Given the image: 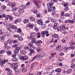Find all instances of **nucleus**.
Instances as JSON below:
<instances>
[{"instance_id": "nucleus-1", "label": "nucleus", "mask_w": 75, "mask_h": 75, "mask_svg": "<svg viewBox=\"0 0 75 75\" xmlns=\"http://www.w3.org/2000/svg\"><path fill=\"white\" fill-rule=\"evenodd\" d=\"M30 36H29L28 37V40L30 39L33 43H35V44H37V45L38 46H40V45H41V44H42V42L41 40H38V41L35 42L36 39L34 37L36 36L37 33L34 32H33L30 33Z\"/></svg>"}, {"instance_id": "nucleus-2", "label": "nucleus", "mask_w": 75, "mask_h": 75, "mask_svg": "<svg viewBox=\"0 0 75 75\" xmlns=\"http://www.w3.org/2000/svg\"><path fill=\"white\" fill-rule=\"evenodd\" d=\"M32 4V2H29L28 3L26 4V6L25 5H22L21 6H19V8H23V9H24L25 8V7H30V4Z\"/></svg>"}, {"instance_id": "nucleus-3", "label": "nucleus", "mask_w": 75, "mask_h": 75, "mask_svg": "<svg viewBox=\"0 0 75 75\" xmlns=\"http://www.w3.org/2000/svg\"><path fill=\"white\" fill-rule=\"evenodd\" d=\"M45 56V54L44 53H42L39 55H36L37 59V60H40Z\"/></svg>"}, {"instance_id": "nucleus-4", "label": "nucleus", "mask_w": 75, "mask_h": 75, "mask_svg": "<svg viewBox=\"0 0 75 75\" xmlns=\"http://www.w3.org/2000/svg\"><path fill=\"white\" fill-rule=\"evenodd\" d=\"M21 50V47H17L15 49V52H14V54H15V55H17L18 54V53L19 52V51Z\"/></svg>"}, {"instance_id": "nucleus-5", "label": "nucleus", "mask_w": 75, "mask_h": 75, "mask_svg": "<svg viewBox=\"0 0 75 75\" xmlns=\"http://www.w3.org/2000/svg\"><path fill=\"white\" fill-rule=\"evenodd\" d=\"M65 28V25H62V27L59 26L57 27V30L58 31H63L64 30Z\"/></svg>"}, {"instance_id": "nucleus-6", "label": "nucleus", "mask_w": 75, "mask_h": 75, "mask_svg": "<svg viewBox=\"0 0 75 75\" xmlns=\"http://www.w3.org/2000/svg\"><path fill=\"white\" fill-rule=\"evenodd\" d=\"M33 2L35 4V5L36 6V7L37 8H40V6H39V5H38V2H37V0H33Z\"/></svg>"}, {"instance_id": "nucleus-7", "label": "nucleus", "mask_w": 75, "mask_h": 75, "mask_svg": "<svg viewBox=\"0 0 75 75\" xmlns=\"http://www.w3.org/2000/svg\"><path fill=\"white\" fill-rule=\"evenodd\" d=\"M33 25L31 24L30 23H29L26 26V28L27 30H29L30 28H33Z\"/></svg>"}, {"instance_id": "nucleus-8", "label": "nucleus", "mask_w": 75, "mask_h": 75, "mask_svg": "<svg viewBox=\"0 0 75 75\" xmlns=\"http://www.w3.org/2000/svg\"><path fill=\"white\" fill-rule=\"evenodd\" d=\"M54 5V2H52V0H51V2H50L47 4V7H52V6Z\"/></svg>"}, {"instance_id": "nucleus-9", "label": "nucleus", "mask_w": 75, "mask_h": 75, "mask_svg": "<svg viewBox=\"0 0 75 75\" xmlns=\"http://www.w3.org/2000/svg\"><path fill=\"white\" fill-rule=\"evenodd\" d=\"M9 27L12 30H16L17 29V27L14 25L13 23L10 24L9 25Z\"/></svg>"}, {"instance_id": "nucleus-10", "label": "nucleus", "mask_w": 75, "mask_h": 75, "mask_svg": "<svg viewBox=\"0 0 75 75\" xmlns=\"http://www.w3.org/2000/svg\"><path fill=\"white\" fill-rule=\"evenodd\" d=\"M7 5L8 6L11 7H14L16 6V5H15V4L12 2H9L8 3Z\"/></svg>"}, {"instance_id": "nucleus-11", "label": "nucleus", "mask_w": 75, "mask_h": 75, "mask_svg": "<svg viewBox=\"0 0 75 75\" xmlns=\"http://www.w3.org/2000/svg\"><path fill=\"white\" fill-rule=\"evenodd\" d=\"M65 23H74V22H75V20H70V19H68L65 21Z\"/></svg>"}, {"instance_id": "nucleus-12", "label": "nucleus", "mask_w": 75, "mask_h": 75, "mask_svg": "<svg viewBox=\"0 0 75 75\" xmlns=\"http://www.w3.org/2000/svg\"><path fill=\"white\" fill-rule=\"evenodd\" d=\"M52 38L55 40H59L58 35L57 34H54L53 35H52Z\"/></svg>"}, {"instance_id": "nucleus-13", "label": "nucleus", "mask_w": 75, "mask_h": 75, "mask_svg": "<svg viewBox=\"0 0 75 75\" xmlns=\"http://www.w3.org/2000/svg\"><path fill=\"white\" fill-rule=\"evenodd\" d=\"M49 8L48 9V11H50V12L51 11H54L55 10V7L54 6H52L51 8Z\"/></svg>"}, {"instance_id": "nucleus-14", "label": "nucleus", "mask_w": 75, "mask_h": 75, "mask_svg": "<svg viewBox=\"0 0 75 75\" xmlns=\"http://www.w3.org/2000/svg\"><path fill=\"white\" fill-rule=\"evenodd\" d=\"M61 45H57L56 47V51H58L59 52H61Z\"/></svg>"}, {"instance_id": "nucleus-15", "label": "nucleus", "mask_w": 75, "mask_h": 75, "mask_svg": "<svg viewBox=\"0 0 75 75\" xmlns=\"http://www.w3.org/2000/svg\"><path fill=\"white\" fill-rule=\"evenodd\" d=\"M21 21V20L20 18L16 19H15L14 22H13V24H16L17 23H20Z\"/></svg>"}, {"instance_id": "nucleus-16", "label": "nucleus", "mask_w": 75, "mask_h": 75, "mask_svg": "<svg viewBox=\"0 0 75 75\" xmlns=\"http://www.w3.org/2000/svg\"><path fill=\"white\" fill-rule=\"evenodd\" d=\"M37 23L39 25L42 24V21L41 19H39L37 21Z\"/></svg>"}, {"instance_id": "nucleus-17", "label": "nucleus", "mask_w": 75, "mask_h": 75, "mask_svg": "<svg viewBox=\"0 0 75 75\" xmlns=\"http://www.w3.org/2000/svg\"><path fill=\"white\" fill-rule=\"evenodd\" d=\"M56 55V53H52L51 54V56H50L49 57V59H51V58H53L54 57V55Z\"/></svg>"}, {"instance_id": "nucleus-18", "label": "nucleus", "mask_w": 75, "mask_h": 75, "mask_svg": "<svg viewBox=\"0 0 75 75\" xmlns=\"http://www.w3.org/2000/svg\"><path fill=\"white\" fill-rule=\"evenodd\" d=\"M48 32H46V30H45L43 32H42L41 36L43 37H45V35L46 34V33H47Z\"/></svg>"}, {"instance_id": "nucleus-19", "label": "nucleus", "mask_w": 75, "mask_h": 75, "mask_svg": "<svg viewBox=\"0 0 75 75\" xmlns=\"http://www.w3.org/2000/svg\"><path fill=\"white\" fill-rule=\"evenodd\" d=\"M14 70L15 73H16V74H18L19 72V70L18 68H17V67L15 68Z\"/></svg>"}, {"instance_id": "nucleus-20", "label": "nucleus", "mask_w": 75, "mask_h": 75, "mask_svg": "<svg viewBox=\"0 0 75 75\" xmlns=\"http://www.w3.org/2000/svg\"><path fill=\"white\" fill-rule=\"evenodd\" d=\"M24 10L22 9H19L18 10V12L19 13H24Z\"/></svg>"}, {"instance_id": "nucleus-21", "label": "nucleus", "mask_w": 75, "mask_h": 75, "mask_svg": "<svg viewBox=\"0 0 75 75\" xmlns=\"http://www.w3.org/2000/svg\"><path fill=\"white\" fill-rule=\"evenodd\" d=\"M62 71V70H61V69L59 68L55 70V72H58V73H59V72H61Z\"/></svg>"}, {"instance_id": "nucleus-22", "label": "nucleus", "mask_w": 75, "mask_h": 75, "mask_svg": "<svg viewBox=\"0 0 75 75\" xmlns=\"http://www.w3.org/2000/svg\"><path fill=\"white\" fill-rule=\"evenodd\" d=\"M28 59V56H25L23 57L22 60H27Z\"/></svg>"}, {"instance_id": "nucleus-23", "label": "nucleus", "mask_w": 75, "mask_h": 75, "mask_svg": "<svg viewBox=\"0 0 75 75\" xmlns=\"http://www.w3.org/2000/svg\"><path fill=\"white\" fill-rule=\"evenodd\" d=\"M18 56L19 59L22 60L23 57L22 56V55H21V53L18 54Z\"/></svg>"}, {"instance_id": "nucleus-24", "label": "nucleus", "mask_w": 75, "mask_h": 75, "mask_svg": "<svg viewBox=\"0 0 75 75\" xmlns=\"http://www.w3.org/2000/svg\"><path fill=\"white\" fill-rule=\"evenodd\" d=\"M4 38H5V36H2L1 37V41L2 42H3L4 41Z\"/></svg>"}, {"instance_id": "nucleus-25", "label": "nucleus", "mask_w": 75, "mask_h": 75, "mask_svg": "<svg viewBox=\"0 0 75 75\" xmlns=\"http://www.w3.org/2000/svg\"><path fill=\"white\" fill-rule=\"evenodd\" d=\"M6 53H7L8 55H12V52L10 51H8L6 52Z\"/></svg>"}, {"instance_id": "nucleus-26", "label": "nucleus", "mask_w": 75, "mask_h": 75, "mask_svg": "<svg viewBox=\"0 0 75 75\" xmlns=\"http://www.w3.org/2000/svg\"><path fill=\"white\" fill-rule=\"evenodd\" d=\"M28 45L29 47H32V48H34V46H33V44L32 42H30L28 44Z\"/></svg>"}, {"instance_id": "nucleus-27", "label": "nucleus", "mask_w": 75, "mask_h": 75, "mask_svg": "<svg viewBox=\"0 0 75 75\" xmlns=\"http://www.w3.org/2000/svg\"><path fill=\"white\" fill-rule=\"evenodd\" d=\"M30 20L31 21H34L35 19L34 17H31L30 18Z\"/></svg>"}, {"instance_id": "nucleus-28", "label": "nucleus", "mask_w": 75, "mask_h": 75, "mask_svg": "<svg viewBox=\"0 0 75 75\" xmlns=\"http://www.w3.org/2000/svg\"><path fill=\"white\" fill-rule=\"evenodd\" d=\"M11 73H12V71L9 70L7 73V75H12Z\"/></svg>"}, {"instance_id": "nucleus-29", "label": "nucleus", "mask_w": 75, "mask_h": 75, "mask_svg": "<svg viewBox=\"0 0 75 75\" xmlns=\"http://www.w3.org/2000/svg\"><path fill=\"white\" fill-rule=\"evenodd\" d=\"M36 50L38 52H40L42 51V50H40V47H37L36 48Z\"/></svg>"}, {"instance_id": "nucleus-30", "label": "nucleus", "mask_w": 75, "mask_h": 75, "mask_svg": "<svg viewBox=\"0 0 75 75\" xmlns=\"http://www.w3.org/2000/svg\"><path fill=\"white\" fill-rule=\"evenodd\" d=\"M13 14L15 16H20V14L18 13L17 12H14L13 13Z\"/></svg>"}, {"instance_id": "nucleus-31", "label": "nucleus", "mask_w": 75, "mask_h": 75, "mask_svg": "<svg viewBox=\"0 0 75 75\" xmlns=\"http://www.w3.org/2000/svg\"><path fill=\"white\" fill-rule=\"evenodd\" d=\"M18 40L19 41H23V38L22 37H20L19 36L18 38Z\"/></svg>"}, {"instance_id": "nucleus-32", "label": "nucleus", "mask_w": 75, "mask_h": 75, "mask_svg": "<svg viewBox=\"0 0 75 75\" xmlns=\"http://www.w3.org/2000/svg\"><path fill=\"white\" fill-rule=\"evenodd\" d=\"M21 53L22 54H25L26 52L24 50H21Z\"/></svg>"}, {"instance_id": "nucleus-33", "label": "nucleus", "mask_w": 75, "mask_h": 75, "mask_svg": "<svg viewBox=\"0 0 75 75\" xmlns=\"http://www.w3.org/2000/svg\"><path fill=\"white\" fill-rule=\"evenodd\" d=\"M59 61H62L64 60V58L62 57H60L58 59Z\"/></svg>"}, {"instance_id": "nucleus-34", "label": "nucleus", "mask_w": 75, "mask_h": 75, "mask_svg": "<svg viewBox=\"0 0 75 75\" xmlns=\"http://www.w3.org/2000/svg\"><path fill=\"white\" fill-rule=\"evenodd\" d=\"M11 66L13 68H16L15 63H12V64H11Z\"/></svg>"}, {"instance_id": "nucleus-35", "label": "nucleus", "mask_w": 75, "mask_h": 75, "mask_svg": "<svg viewBox=\"0 0 75 75\" xmlns=\"http://www.w3.org/2000/svg\"><path fill=\"white\" fill-rule=\"evenodd\" d=\"M30 53L31 54H34L35 52L34 51V49H31L30 50Z\"/></svg>"}, {"instance_id": "nucleus-36", "label": "nucleus", "mask_w": 75, "mask_h": 75, "mask_svg": "<svg viewBox=\"0 0 75 75\" xmlns=\"http://www.w3.org/2000/svg\"><path fill=\"white\" fill-rule=\"evenodd\" d=\"M9 20L10 21H11L13 20V17L12 16H11L10 15H9Z\"/></svg>"}, {"instance_id": "nucleus-37", "label": "nucleus", "mask_w": 75, "mask_h": 75, "mask_svg": "<svg viewBox=\"0 0 75 75\" xmlns=\"http://www.w3.org/2000/svg\"><path fill=\"white\" fill-rule=\"evenodd\" d=\"M29 21V19H25L23 21L24 23V24H26V23H27Z\"/></svg>"}, {"instance_id": "nucleus-38", "label": "nucleus", "mask_w": 75, "mask_h": 75, "mask_svg": "<svg viewBox=\"0 0 75 75\" xmlns=\"http://www.w3.org/2000/svg\"><path fill=\"white\" fill-rule=\"evenodd\" d=\"M72 72V69H69L67 70L66 73L67 74H69V73H70V72Z\"/></svg>"}, {"instance_id": "nucleus-39", "label": "nucleus", "mask_w": 75, "mask_h": 75, "mask_svg": "<svg viewBox=\"0 0 75 75\" xmlns=\"http://www.w3.org/2000/svg\"><path fill=\"white\" fill-rule=\"evenodd\" d=\"M32 12H33L34 14H36L37 12V10L33 9L32 10Z\"/></svg>"}, {"instance_id": "nucleus-40", "label": "nucleus", "mask_w": 75, "mask_h": 75, "mask_svg": "<svg viewBox=\"0 0 75 75\" xmlns=\"http://www.w3.org/2000/svg\"><path fill=\"white\" fill-rule=\"evenodd\" d=\"M17 7H15L13 8L12 10V11H13V12H14V11H16L17 10Z\"/></svg>"}, {"instance_id": "nucleus-41", "label": "nucleus", "mask_w": 75, "mask_h": 75, "mask_svg": "<svg viewBox=\"0 0 75 75\" xmlns=\"http://www.w3.org/2000/svg\"><path fill=\"white\" fill-rule=\"evenodd\" d=\"M9 17H10V16H9V15H6V17H5V20H6V21L8 20Z\"/></svg>"}, {"instance_id": "nucleus-42", "label": "nucleus", "mask_w": 75, "mask_h": 75, "mask_svg": "<svg viewBox=\"0 0 75 75\" xmlns=\"http://www.w3.org/2000/svg\"><path fill=\"white\" fill-rule=\"evenodd\" d=\"M51 15L53 17H55V11H52Z\"/></svg>"}, {"instance_id": "nucleus-43", "label": "nucleus", "mask_w": 75, "mask_h": 75, "mask_svg": "<svg viewBox=\"0 0 75 75\" xmlns=\"http://www.w3.org/2000/svg\"><path fill=\"white\" fill-rule=\"evenodd\" d=\"M10 33L9 32H6V36H10Z\"/></svg>"}, {"instance_id": "nucleus-44", "label": "nucleus", "mask_w": 75, "mask_h": 75, "mask_svg": "<svg viewBox=\"0 0 75 75\" xmlns=\"http://www.w3.org/2000/svg\"><path fill=\"white\" fill-rule=\"evenodd\" d=\"M51 21L53 23H55L57 21V19H56L52 18L51 19Z\"/></svg>"}, {"instance_id": "nucleus-45", "label": "nucleus", "mask_w": 75, "mask_h": 75, "mask_svg": "<svg viewBox=\"0 0 75 75\" xmlns=\"http://www.w3.org/2000/svg\"><path fill=\"white\" fill-rule=\"evenodd\" d=\"M22 71L23 72H26V71H27V69H26V68L24 67V68H23L22 69Z\"/></svg>"}, {"instance_id": "nucleus-46", "label": "nucleus", "mask_w": 75, "mask_h": 75, "mask_svg": "<svg viewBox=\"0 0 75 75\" xmlns=\"http://www.w3.org/2000/svg\"><path fill=\"white\" fill-rule=\"evenodd\" d=\"M71 67L72 68H75V65L74 63H72L71 65Z\"/></svg>"}, {"instance_id": "nucleus-47", "label": "nucleus", "mask_w": 75, "mask_h": 75, "mask_svg": "<svg viewBox=\"0 0 75 75\" xmlns=\"http://www.w3.org/2000/svg\"><path fill=\"white\" fill-rule=\"evenodd\" d=\"M8 23L6 22H4L3 23V25H4L5 26H7L8 25Z\"/></svg>"}, {"instance_id": "nucleus-48", "label": "nucleus", "mask_w": 75, "mask_h": 75, "mask_svg": "<svg viewBox=\"0 0 75 75\" xmlns=\"http://www.w3.org/2000/svg\"><path fill=\"white\" fill-rule=\"evenodd\" d=\"M1 8L3 10H5L6 8V6H1Z\"/></svg>"}, {"instance_id": "nucleus-49", "label": "nucleus", "mask_w": 75, "mask_h": 75, "mask_svg": "<svg viewBox=\"0 0 75 75\" xmlns=\"http://www.w3.org/2000/svg\"><path fill=\"white\" fill-rule=\"evenodd\" d=\"M46 32H47L45 34V35L46 36V37H48V35H49V34H48V30H46Z\"/></svg>"}, {"instance_id": "nucleus-50", "label": "nucleus", "mask_w": 75, "mask_h": 75, "mask_svg": "<svg viewBox=\"0 0 75 75\" xmlns=\"http://www.w3.org/2000/svg\"><path fill=\"white\" fill-rule=\"evenodd\" d=\"M12 42L14 43H16V44H17L18 43V41L17 40H13Z\"/></svg>"}, {"instance_id": "nucleus-51", "label": "nucleus", "mask_w": 75, "mask_h": 75, "mask_svg": "<svg viewBox=\"0 0 75 75\" xmlns=\"http://www.w3.org/2000/svg\"><path fill=\"white\" fill-rule=\"evenodd\" d=\"M19 36V35H14L13 37L14 38H17V37H18Z\"/></svg>"}, {"instance_id": "nucleus-52", "label": "nucleus", "mask_w": 75, "mask_h": 75, "mask_svg": "<svg viewBox=\"0 0 75 75\" xmlns=\"http://www.w3.org/2000/svg\"><path fill=\"white\" fill-rule=\"evenodd\" d=\"M63 34H68V32L66 30H64V31L62 32Z\"/></svg>"}, {"instance_id": "nucleus-53", "label": "nucleus", "mask_w": 75, "mask_h": 75, "mask_svg": "<svg viewBox=\"0 0 75 75\" xmlns=\"http://www.w3.org/2000/svg\"><path fill=\"white\" fill-rule=\"evenodd\" d=\"M35 30L36 31V32H38L39 31V29L37 27H35Z\"/></svg>"}, {"instance_id": "nucleus-54", "label": "nucleus", "mask_w": 75, "mask_h": 75, "mask_svg": "<svg viewBox=\"0 0 75 75\" xmlns=\"http://www.w3.org/2000/svg\"><path fill=\"white\" fill-rule=\"evenodd\" d=\"M1 62L2 64H5L6 62V60L4 59H3L2 60Z\"/></svg>"}, {"instance_id": "nucleus-55", "label": "nucleus", "mask_w": 75, "mask_h": 75, "mask_svg": "<svg viewBox=\"0 0 75 75\" xmlns=\"http://www.w3.org/2000/svg\"><path fill=\"white\" fill-rule=\"evenodd\" d=\"M58 40L57 39H54V43H56L57 42H58Z\"/></svg>"}, {"instance_id": "nucleus-56", "label": "nucleus", "mask_w": 75, "mask_h": 75, "mask_svg": "<svg viewBox=\"0 0 75 75\" xmlns=\"http://www.w3.org/2000/svg\"><path fill=\"white\" fill-rule=\"evenodd\" d=\"M21 32V29L19 28L18 29L17 32L19 33H20Z\"/></svg>"}, {"instance_id": "nucleus-57", "label": "nucleus", "mask_w": 75, "mask_h": 75, "mask_svg": "<svg viewBox=\"0 0 75 75\" xmlns=\"http://www.w3.org/2000/svg\"><path fill=\"white\" fill-rule=\"evenodd\" d=\"M46 27V25H45V24H44L42 25V27L43 28H45Z\"/></svg>"}, {"instance_id": "nucleus-58", "label": "nucleus", "mask_w": 75, "mask_h": 75, "mask_svg": "<svg viewBox=\"0 0 75 75\" xmlns=\"http://www.w3.org/2000/svg\"><path fill=\"white\" fill-rule=\"evenodd\" d=\"M12 47L13 48H16V47H17L18 45H13Z\"/></svg>"}, {"instance_id": "nucleus-59", "label": "nucleus", "mask_w": 75, "mask_h": 75, "mask_svg": "<svg viewBox=\"0 0 75 75\" xmlns=\"http://www.w3.org/2000/svg\"><path fill=\"white\" fill-rule=\"evenodd\" d=\"M38 36H37V37L38 38H40V36H41V34H40V33H38Z\"/></svg>"}, {"instance_id": "nucleus-60", "label": "nucleus", "mask_w": 75, "mask_h": 75, "mask_svg": "<svg viewBox=\"0 0 75 75\" xmlns=\"http://www.w3.org/2000/svg\"><path fill=\"white\" fill-rule=\"evenodd\" d=\"M42 71H41V72H39L37 74V75H41L42 74Z\"/></svg>"}, {"instance_id": "nucleus-61", "label": "nucleus", "mask_w": 75, "mask_h": 75, "mask_svg": "<svg viewBox=\"0 0 75 75\" xmlns=\"http://www.w3.org/2000/svg\"><path fill=\"white\" fill-rule=\"evenodd\" d=\"M43 13L44 14H46V13H47V10L45 9L43 11Z\"/></svg>"}, {"instance_id": "nucleus-62", "label": "nucleus", "mask_w": 75, "mask_h": 75, "mask_svg": "<svg viewBox=\"0 0 75 75\" xmlns=\"http://www.w3.org/2000/svg\"><path fill=\"white\" fill-rule=\"evenodd\" d=\"M35 63H33L31 65V68H33V67H34V66H35Z\"/></svg>"}, {"instance_id": "nucleus-63", "label": "nucleus", "mask_w": 75, "mask_h": 75, "mask_svg": "<svg viewBox=\"0 0 75 75\" xmlns=\"http://www.w3.org/2000/svg\"><path fill=\"white\" fill-rule=\"evenodd\" d=\"M70 45L71 46H72V45H75V42H70Z\"/></svg>"}, {"instance_id": "nucleus-64", "label": "nucleus", "mask_w": 75, "mask_h": 75, "mask_svg": "<svg viewBox=\"0 0 75 75\" xmlns=\"http://www.w3.org/2000/svg\"><path fill=\"white\" fill-rule=\"evenodd\" d=\"M54 25L57 27V26H58V24L57 23H55L54 24Z\"/></svg>"}]
</instances>
